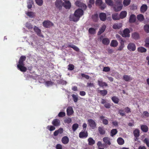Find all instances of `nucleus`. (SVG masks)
I'll use <instances>...</instances> for the list:
<instances>
[{
  "label": "nucleus",
  "mask_w": 149,
  "mask_h": 149,
  "mask_svg": "<svg viewBox=\"0 0 149 149\" xmlns=\"http://www.w3.org/2000/svg\"><path fill=\"white\" fill-rule=\"evenodd\" d=\"M84 14V11L83 10L81 9H78L75 10V11L74 16H70V19L71 20L76 22L78 21L80 18Z\"/></svg>",
  "instance_id": "1"
},
{
  "label": "nucleus",
  "mask_w": 149,
  "mask_h": 149,
  "mask_svg": "<svg viewBox=\"0 0 149 149\" xmlns=\"http://www.w3.org/2000/svg\"><path fill=\"white\" fill-rule=\"evenodd\" d=\"M42 24L43 26L45 28H49L54 25L52 22L49 20L44 21L43 22Z\"/></svg>",
  "instance_id": "2"
},
{
  "label": "nucleus",
  "mask_w": 149,
  "mask_h": 149,
  "mask_svg": "<svg viewBox=\"0 0 149 149\" xmlns=\"http://www.w3.org/2000/svg\"><path fill=\"white\" fill-rule=\"evenodd\" d=\"M88 124L90 127L92 129H94L96 127V124L94 120L92 119L88 120Z\"/></svg>",
  "instance_id": "3"
},
{
  "label": "nucleus",
  "mask_w": 149,
  "mask_h": 149,
  "mask_svg": "<svg viewBox=\"0 0 149 149\" xmlns=\"http://www.w3.org/2000/svg\"><path fill=\"white\" fill-rule=\"evenodd\" d=\"M75 3L76 6L81 8L84 10H85L87 8V6L85 3H82L79 1H77L75 2Z\"/></svg>",
  "instance_id": "4"
},
{
  "label": "nucleus",
  "mask_w": 149,
  "mask_h": 149,
  "mask_svg": "<svg viewBox=\"0 0 149 149\" xmlns=\"http://www.w3.org/2000/svg\"><path fill=\"white\" fill-rule=\"evenodd\" d=\"M127 48L130 51H134L136 49V46L134 43H130L127 46Z\"/></svg>",
  "instance_id": "5"
},
{
  "label": "nucleus",
  "mask_w": 149,
  "mask_h": 149,
  "mask_svg": "<svg viewBox=\"0 0 149 149\" xmlns=\"http://www.w3.org/2000/svg\"><path fill=\"white\" fill-rule=\"evenodd\" d=\"M24 64H18L17 65V68L21 71L25 72L27 70V68L24 66Z\"/></svg>",
  "instance_id": "6"
},
{
  "label": "nucleus",
  "mask_w": 149,
  "mask_h": 149,
  "mask_svg": "<svg viewBox=\"0 0 149 149\" xmlns=\"http://www.w3.org/2000/svg\"><path fill=\"white\" fill-rule=\"evenodd\" d=\"M130 31L128 29H125L123 31V33L122 34V36L124 37H129L130 36Z\"/></svg>",
  "instance_id": "7"
},
{
  "label": "nucleus",
  "mask_w": 149,
  "mask_h": 149,
  "mask_svg": "<svg viewBox=\"0 0 149 149\" xmlns=\"http://www.w3.org/2000/svg\"><path fill=\"white\" fill-rule=\"evenodd\" d=\"M110 140V139L108 137H105L103 138V141L106 145V148L107 147V145H110L111 144Z\"/></svg>",
  "instance_id": "8"
},
{
  "label": "nucleus",
  "mask_w": 149,
  "mask_h": 149,
  "mask_svg": "<svg viewBox=\"0 0 149 149\" xmlns=\"http://www.w3.org/2000/svg\"><path fill=\"white\" fill-rule=\"evenodd\" d=\"M63 3L61 0H56L55 4L56 7L60 9H61L62 6H63Z\"/></svg>",
  "instance_id": "9"
},
{
  "label": "nucleus",
  "mask_w": 149,
  "mask_h": 149,
  "mask_svg": "<svg viewBox=\"0 0 149 149\" xmlns=\"http://www.w3.org/2000/svg\"><path fill=\"white\" fill-rule=\"evenodd\" d=\"M34 30L38 36L42 38L44 37L41 34V30L38 27L35 26L34 28Z\"/></svg>",
  "instance_id": "10"
},
{
  "label": "nucleus",
  "mask_w": 149,
  "mask_h": 149,
  "mask_svg": "<svg viewBox=\"0 0 149 149\" xmlns=\"http://www.w3.org/2000/svg\"><path fill=\"white\" fill-rule=\"evenodd\" d=\"M63 5L66 9H69L71 7V4L69 1H65L63 3Z\"/></svg>",
  "instance_id": "11"
},
{
  "label": "nucleus",
  "mask_w": 149,
  "mask_h": 149,
  "mask_svg": "<svg viewBox=\"0 0 149 149\" xmlns=\"http://www.w3.org/2000/svg\"><path fill=\"white\" fill-rule=\"evenodd\" d=\"M67 114L68 116H70L73 114L74 111L71 107H68L67 109Z\"/></svg>",
  "instance_id": "12"
},
{
  "label": "nucleus",
  "mask_w": 149,
  "mask_h": 149,
  "mask_svg": "<svg viewBox=\"0 0 149 149\" xmlns=\"http://www.w3.org/2000/svg\"><path fill=\"white\" fill-rule=\"evenodd\" d=\"M136 20L135 15L133 14L131 15L129 19V22L130 23H134L135 22Z\"/></svg>",
  "instance_id": "13"
},
{
  "label": "nucleus",
  "mask_w": 149,
  "mask_h": 149,
  "mask_svg": "<svg viewBox=\"0 0 149 149\" xmlns=\"http://www.w3.org/2000/svg\"><path fill=\"white\" fill-rule=\"evenodd\" d=\"M99 17L100 20L102 21H105L107 18L106 14L104 13H101L99 14Z\"/></svg>",
  "instance_id": "14"
},
{
  "label": "nucleus",
  "mask_w": 149,
  "mask_h": 149,
  "mask_svg": "<svg viewBox=\"0 0 149 149\" xmlns=\"http://www.w3.org/2000/svg\"><path fill=\"white\" fill-rule=\"evenodd\" d=\"M98 84L100 87L104 88V86L107 87L108 84L105 82H103L102 80H98L97 81Z\"/></svg>",
  "instance_id": "15"
},
{
  "label": "nucleus",
  "mask_w": 149,
  "mask_h": 149,
  "mask_svg": "<svg viewBox=\"0 0 149 149\" xmlns=\"http://www.w3.org/2000/svg\"><path fill=\"white\" fill-rule=\"evenodd\" d=\"M52 124L55 126H58L60 125V121L58 119H55L52 121Z\"/></svg>",
  "instance_id": "16"
},
{
  "label": "nucleus",
  "mask_w": 149,
  "mask_h": 149,
  "mask_svg": "<svg viewBox=\"0 0 149 149\" xmlns=\"http://www.w3.org/2000/svg\"><path fill=\"white\" fill-rule=\"evenodd\" d=\"M88 136L87 132H81L79 133V136L81 138H86Z\"/></svg>",
  "instance_id": "17"
},
{
  "label": "nucleus",
  "mask_w": 149,
  "mask_h": 149,
  "mask_svg": "<svg viewBox=\"0 0 149 149\" xmlns=\"http://www.w3.org/2000/svg\"><path fill=\"white\" fill-rule=\"evenodd\" d=\"M123 7V5H114L113 6V8L114 10L116 12H118Z\"/></svg>",
  "instance_id": "18"
},
{
  "label": "nucleus",
  "mask_w": 149,
  "mask_h": 149,
  "mask_svg": "<svg viewBox=\"0 0 149 149\" xmlns=\"http://www.w3.org/2000/svg\"><path fill=\"white\" fill-rule=\"evenodd\" d=\"M133 134L134 137L136 138V139H135V140L136 141V139H137L138 137L139 136V130L137 129H135L133 132Z\"/></svg>",
  "instance_id": "19"
},
{
  "label": "nucleus",
  "mask_w": 149,
  "mask_h": 149,
  "mask_svg": "<svg viewBox=\"0 0 149 149\" xmlns=\"http://www.w3.org/2000/svg\"><path fill=\"white\" fill-rule=\"evenodd\" d=\"M122 26V24L121 23L115 24L113 26V28L115 29H119Z\"/></svg>",
  "instance_id": "20"
},
{
  "label": "nucleus",
  "mask_w": 149,
  "mask_h": 149,
  "mask_svg": "<svg viewBox=\"0 0 149 149\" xmlns=\"http://www.w3.org/2000/svg\"><path fill=\"white\" fill-rule=\"evenodd\" d=\"M148 6L146 4H143L140 8V12L141 13H145L147 10Z\"/></svg>",
  "instance_id": "21"
},
{
  "label": "nucleus",
  "mask_w": 149,
  "mask_h": 149,
  "mask_svg": "<svg viewBox=\"0 0 149 149\" xmlns=\"http://www.w3.org/2000/svg\"><path fill=\"white\" fill-rule=\"evenodd\" d=\"M61 141L63 144H66L69 142V138L67 136H64L62 138Z\"/></svg>",
  "instance_id": "22"
},
{
  "label": "nucleus",
  "mask_w": 149,
  "mask_h": 149,
  "mask_svg": "<svg viewBox=\"0 0 149 149\" xmlns=\"http://www.w3.org/2000/svg\"><path fill=\"white\" fill-rule=\"evenodd\" d=\"M106 26L105 25H103L101 28L100 29L99 31L98 32V35H100L104 32L106 29Z\"/></svg>",
  "instance_id": "23"
},
{
  "label": "nucleus",
  "mask_w": 149,
  "mask_h": 149,
  "mask_svg": "<svg viewBox=\"0 0 149 149\" xmlns=\"http://www.w3.org/2000/svg\"><path fill=\"white\" fill-rule=\"evenodd\" d=\"M100 119L102 121L104 125H107L108 123V120L106 119H104V117L103 116H101L100 117Z\"/></svg>",
  "instance_id": "24"
},
{
  "label": "nucleus",
  "mask_w": 149,
  "mask_h": 149,
  "mask_svg": "<svg viewBox=\"0 0 149 149\" xmlns=\"http://www.w3.org/2000/svg\"><path fill=\"white\" fill-rule=\"evenodd\" d=\"M141 130L143 132H146L148 130V126L146 125H142L141 126Z\"/></svg>",
  "instance_id": "25"
},
{
  "label": "nucleus",
  "mask_w": 149,
  "mask_h": 149,
  "mask_svg": "<svg viewBox=\"0 0 149 149\" xmlns=\"http://www.w3.org/2000/svg\"><path fill=\"white\" fill-rule=\"evenodd\" d=\"M127 15V12L126 11H122L120 14V18L122 19H123Z\"/></svg>",
  "instance_id": "26"
},
{
  "label": "nucleus",
  "mask_w": 149,
  "mask_h": 149,
  "mask_svg": "<svg viewBox=\"0 0 149 149\" xmlns=\"http://www.w3.org/2000/svg\"><path fill=\"white\" fill-rule=\"evenodd\" d=\"M26 59V57L24 56H21L19 59L18 64H24V61Z\"/></svg>",
  "instance_id": "27"
},
{
  "label": "nucleus",
  "mask_w": 149,
  "mask_h": 149,
  "mask_svg": "<svg viewBox=\"0 0 149 149\" xmlns=\"http://www.w3.org/2000/svg\"><path fill=\"white\" fill-rule=\"evenodd\" d=\"M125 41L123 40H121L120 42V45L118 49V50L119 51L122 50L125 47L124 42Z\"/></svg>",
  "instance_id": "28"
},
{
  "label": "nucleus",
  "mask_w": 149,
  "mask_h": 149,
  "mask_svg": "<svg viewBox=\"0 0 149 149\" xmlns=\"http://www.w3.org/2000/svg\"><path fill=\"white\" fill-rule=\"evenodd\" d=\"M111 99L113 102L115 104H118L120 101L118 97L116 96L112 97Z\"/></svg>",
  "instance_id": "29"
},
{
  "label": "nucleus",
  "mask_w": 149,
  "mask_h": 149,
  "mask_svg": "<svg viewBox=\"0 0 149 149\" xmlns=\"http://www.w3.org/2000/svg\"><path fill=\"white\" fill-rule=\"evenodd\" d=\"M137 18L138 20L140 22L143 21L144 19L143 15L142 14H139L137 15Z\"/></svg>",
  "instance_id": "30"
},
{
  "label": "nucleus",
  "mask_w": 149,
  "mask_h": 149,
  "mask_svg": "<svg viewBox=\"0 0 149 149\" xmlns=\"http://www.w3.org/2000/svg\"><path fill=\"white\" fill-rule=\"evenodd\" d=\"M123 79L125 81H128L131 80L132 78L130 76L124 75L123 76Z\"/></svg>",
  "instance_id": "31"
},
{
  "label": "nucleus",
  "mask_w": 149,
  "mask_h": 149,
  "mask_svg": "<svg viewBox=\"0 0 149 149\" xmlns=\"http://www.w3.org/2000/svg\"><path fill=\"white\" fill-rule=\"evenodd\" d=\"M102 43L104 45H107L109 44L110 41L107 38H104L102 40Z\"/></svg>",
  "instance_id": "32"
},
{
  "label": "nucleus",
  "mask_w": 149,
  "mask_h": 149,
  "mask_svg": "<svg viewBox=\"0 0 149 149\" xmlns=\"http://www.w3.org/2000/svg\"><path fill=\"white\" fill-rule=\"evenodd\" d=\"M112 18L114 20H116L120 19V17L117 13L113 14L112 15Z\"/></svg>",
  "instance_id": "33"
},
{
  "label": "nucleus",
  "mask_w": 149,
  "mask_h": 149,
  "mask_svg": "<svg viewBox=\"0 0 149 149\" xmlns=\"http://www.w3.org/2000/svg\"><path fill=\"white\" fill-rule=\"evenodd\" d=\"M132 37L134 39L137 40L139 38V35L138 33L134 32L132 34Z\"/></svg>",
  "instance_id": "34"
},
{
  "label": "nucleus",
  "mask_w": 149,
  "mask_h": 149,
  "mask_svg": "<svg viewBox=\"0 0 149 149\" xmlns=\"http://www.w3.org/2000/svg\"><path fill=\"white\" fill-rule=\"evenodd\" d=\"M98 130L100 134H104L105 133V131L103 127H98Z\"/></svg>",
  "instance_id": "35"
},
{
  "label": "nucleus",
  "mask_w": 149,
  "mask_h": 149,
  "mask_svg": "<svg viewBox=\"0 0 149 149\" xmlns=\"http://www.w3.org/2000/svg\"><path fill=\"white\" fill-rule=\"evenodd\" d=\"M117 142L119 145H122L124 143V141L121 137H119L117 139Z\"/></svg>",
  "instance_id": "36"
},
{
  "label": "nucleus",
  "mask_w": 149,
  "mask_h": 149,
  "mask_svg": "<svg viewBox=\"0 0 149 149\" xmlns=\"http://www.w3.org/2000/svg\"><path fill=\"white\" fill-rule=\"evenodd\" d=\"M118 42L117 41L115 40H113L111 41L110 45L113 47H116L117 46Z\"/></svg>",
  "instance_id": "37"
},
{
  "label": "nucleus",
  "mask_w": 149,
  "mask_h": 149,
  "mask_svg": "<svg viewBox=\"0 0 149 149\" xmlns=\"http://www.w3.org/2000/svg\"><path fill=\"white\" fill-rule=\"evenodd\" d=\"M137 50L139 52L141 53L145 52L146 51V49L144 47H138Z\"/></svg>",
  "instance_id": "38"
},
{
  "label": "nucleus",
  "mask_w": 149,
  "mask_h": 149,
  "mask_svg": "<svg viewBox=\"0 0 149 149\" xmlns=\"http://www.w3.org/2000/svg\"><path fill=\"white\" fill-rule=\"evenodd\" d=\"M88 144L89 145H92L95 143V142L94 140L91 137L89 138L88 139Z\"/></svg>",
  "instance_id": "39"
},
{
  "label": "nucleus",
  "mask_w": 149,
  "mask_h": 149,
  "mask_svg": "<svg viewBox=\"0 0 149 149\" xmlns=\"http://www.w3.org/2000/svg\"><path fill=\"white\" fill-rule=\"evenodd\" d=\"M68 47L73 48L74 50L77 52H79V50L78 47L74 45H68Z\"/></svg>",
  "instance_id": "40"
},
{
  "label": "nucleus",
  "mask_w": 149,
  "mask_h": 149,
  "mask_svg": "<svg viewBox=\"0 0 149 149\" xmlns=\"http://www.w3.org/2000/svg\"><path fill=\"white\" fill-rule=\"evenodd\" d=\"M92 18L95 22H97L98 20V16L97 14H95L92 16Z\"/></svg>",
  "instance_id": "41"
},
{
  "label": "nucleus",
  "mask_w": 149,
  "mask_h": 149,
  "mask_svg": "<svg viewBox=\"0 0 149 149\" xmlns=\"http://www.w3.org/2000/svg\"><path fill=\"white\" fill-rule=\"evenodd\" d=\"M117 132L118 131L116 129H112L111 131V136H113L117 133Z\"/></svg>",
  "instance_id": "42"
},
{
  "label": "nucleus",
  "mask_w": 149,
  "mask_h": 149,
  "mask_svg": "<svg viewBox=\"0 0 149 149\" xmlns=\"http://www.w3.org/2000/svg\"><path fill=\"white\" fill-rule=\"evenodd\" d=\"M131 0H124L123 4L124 6H128L130 3Z\"/></svg>",
  "instance_id": "43"
},
{
  "label": "nucleus",
  "mask_w": 149,
  "mask_h": 149,
  "mask_svg": "<svg viewBox=\"0 0 149 149\" xmlns=\"http://www.w3.org/2000/svg\"><path fill=\"white\" fill-rule=\"evenodd\" d=\"M99 91L100 94L102 96L106 95L107 93V91L106 90H100Z\"/></svg>",
  "instance_id": "44"
},
{
  "label": "nucleus",
  "mask_w": 149,
  "mask_h": 149,
  "mask_svg": "<svg viewBox=\"0 0 149 149\" xmlns=\"http://www.w3.org/2000/svg\"><path fill=\"white\" fill-rule=\"evenodd\" d=\"M79 127V125L77 123H74L72 126V129L73 132H75Z\"/></svg>",
  "instance_id": "45"
},
{
  "label": "nucleus",
  "mask_w": 149,
  "mask_h": 149,
  "mask_svg": "<svg viewBox=\"0 0 149 149\" xmlns=\"http://www.w3.org/2000/svg\"><path fill=\"white\" fill-rule=\"evenodd\" d=\"M33 1L31 0H29L27 3V8L29 9H30L32 8V4H33Z\"/></svg>",
  "instance_id": "46"
},
{
  "label": "nucleus",
  "mask_w": 149,
  "mask_h": 149,
  "mask_svg": "<svg viewBox=\"0 0 149 149\" xmlns=\"http://www.w3.org/2000/svg\"><path fill=\"white\" fill-rule=\"evenodd\" d=\"M89 33L92 34H94L95 33V30L93 28H90L88 30Z\"/></svg>",
  "instance_id": "47"
},
{
  "label": "nucleus",
  "mask_w": 149,
  "mask_h": 149,
  "mask_svg": "<svg viewBox=\"0 0 149 149\" xmlns=\"http://www.w3.org/2000/svg\"><path fill=\"white\" fill-rule=\"evenodd\" d=\"M143 143H145L147 146L149 148V139L145 138L143 141Z\"/></svg>",
  "instance_id": "48"
},
{
  "label": "nucleus",
  "mask_w": 149,
  "mask_h": 149,
  "mask_svg": "<svg viewBox=\"0 0 149 149\" xmlns=\"http://www.w3.org/2000/svg\"><path fill=\"white\" fill-rule=\"evenodd\" d=\"M97 145L98 146V148L103 147L104 148H106V145L105 144H102L101 141H98L97 143Z\"/></svg>",
  "instance_id": "49"
},
{
  "label": "nucleus",
  "mask_w": 149,
  "mask_h": 149,
  "mask_svg": "<svg viewBox=\"0 0 149 149\" xmlns=\"http://www.w3.org/2000/svg\"><path fill=\"white\" fill-rule=\"evenodd\" d=\"M26 14L27 16L31 18L35 16V13L31 12H28Z\"/></svg>",
  "instance_id": "50"
},
{
  "label": "nucleus",
  "mask_w": 149,
  "mask_h": 149,
  "mask_svg": "<svg viewBox=\"0 0 149 149\" xmlns=\"http://www.w3.org/2000/svg\"><path fill=\"white\" fill-rule=\"evenodd\" d=\"M105 3L109 6H113V1L112 0H105Z\"/></svg>",
  "instance_id": "51"
},
{
  "label": "nucleus",
  "mask_w": 149,
  "mask_h": 149,
  "mask_svg": "<svg viewBox=\"0 0 149 149\" xmlns=\"http://www.w3.org/2000/svg\"><path fill=\"white\" fill-rule=\"evenodd\" d=\"M47 128L50 131H53L55 129V127L54 126L52 125H48L47 127Z\"/></svg>",
  "instance_id": "52"
},
{
  "label": "nucleus",
  "mask_w": 149,
  "mask_h": 149,
  "mask_svg": "<svg viewBox=\"0 0 149 149\" xmlns=\"http://www.w3.org/2000/svg\"><path fill=\"white\" fill-rule=\"evenodd\" d=\"M72 96L74 101L75 102H77L78 100V97L77 96L74 94H72Z\"/></svg>",
  "instance_id": "53"
},
{
  "label": "nucleus",
  "mask_w": 149,
  "mask_h": 149,
  "mask_svg": "<svg viewBox=\"0 0 149 149\" xmlns=\"http://www.w3.org/2000/svg\"><path fill=\"white\" fill-rule=\"evenodd\" d=\"M144 29L145 32L147 33H149V25L146 24L144 26Z\"/></svg>",
  "instance_id": "54"
},
{
  "label": "nucleus",
  "mask_w": 149,
  "mask_h": 149,
  "mask_svg": "<svg viewBox=\"0 0 149 149\" xmlns=\"http://www.w3.org/2000/svg\"><path fill=\"white\" fill-rule=\"evenodd\" d=\"M68 66V70H72L74 69V66L73 64H69Z\"/></svg>",
  "instance_id": "55"
},
{
  "label": "nucleus",
  "mask_w": 149,
  "mask_h": 149,
  "mask_svg": "<svg viewBox=\"0 0 149 149\" xmlns=\"http://www.w3.org/2000/svg\"><path fill=\"white\" fill-rule=\"evenodd\" d=\"M145 42L144 46L146 47H149V37L147 38L146 39Z\"/></svg>",
  "instance_id": "56"
},
{
  "label": "nucleus",
  "mask_w": 149,
  "mask_h": 149,
  "mask_svg": "<svg viewBox=\"0 0 149 149\" xmlns=\"http://www.w3.org/2000/svg\"><path fill=\"white\" fill-rule=\"evenodd\" d=\"M72 120L70 118H68L65 119L64 120V122L65 123L69 124L72 122Z\"/></svg>",
  "instance_id": "57"
},
{
  "label": "nucleus",
  "mask_w": 149,
  "mask_h": 149,
  "mask_svg": "<svg viewBox=\"0 0 149 149\" xmlns=\"http://www.w3.org/2000/svg\"><path fill=\"white\" fill-rule=\"evenodd\" d=\"M102 3V0H96L95 1V4L96 6H99Z\"/></svg>",
  "instance_id": "58"
},
{
  "label": "nucleus",
  "mask_w": 149,
  "mask_h": 149,
  "mask_svg": "<svg viewBox=\"0 0 149 149\" xmlns=\"http://www.w3.org/2000/svg\"><path fill=\"white\" fill-rule=\"evenodd\" d=\"M36 3L39 6H41L43 4L42 0H35Z\"/></svg>",
  "instance_id": "59"
},
{
  "label": "nucleus",
  "mask_w": 149,
  "mask_h": 149,
  "mask_svg": "<svg viewBox=\"0 0 149 149\" xmlns=\"http://www.w3.org/2000/svg\"><path fill=\"white\" fill-rule=\"evenodd\" d=\"M26 26L29 29H32L33 28V26L30 23H27L26 24Z\"/></svg>",
  "instance_id": "60"
},
{
  "label": "nucleus",
  "mask_w": 149,
  "mask_h": 149,
  "mask_svg": "<svg viewBox=\"0 0 149 149\" xmlns=\"http://www.w3.org/2000/svg\"><path fill=\"white\" fill-rule=\"evenodd\" d=\"M65 113L64 112H60L58 115V116L59 117H63L65 116Z\"/></svg>",
  "instance_id": "61"
},
{
  "label": "nucleus",
  "mask_w": 149,
  "mask_h": 149,
  "mask_svg": "<svg viewBox=\"0 0 149 149\" xmlns=\"http://www.w3.org/2000/svg\"><path fill=\"white\" fill-rule=\"evenodd\" d=\"M130 9L132 10H136L137 8V6L134 4L130 5Z\"/></svg>",
  "instance_id": "62"
},
{
  "label": "nucleus",
  "mask_w": 149,
  "mask_h": 149,
  "mask_svg": "<svg viewBox=\"0 0 149 149\" xmlns=\"http://www.w3.org/2000/svg\"><path fill=\"white\" fill-rule=\"evenodd\" d=\"M110 68L108 66L105 67L103 68V71L105 72H108L110 71Z\"/></svg>",
  "instance_id": "63"
},
{
  "label": "nucleus",
  "mask_w": 149,
  "mask_h": 149,
  "mask_svg": "<svg viewBox=\"0 0 149 149\" xmlns=\"http://www.w3.org/2000/svg\"><path fill=\"white\" fill-rule=\"evenodd\" d=\"M142 116L143 117H149V113L146 111H143Z\"/></svg>",
  "instance_id": "64"
}]
</instances>
